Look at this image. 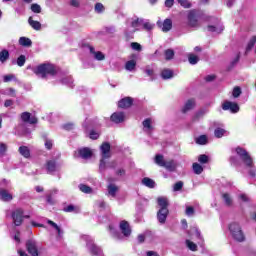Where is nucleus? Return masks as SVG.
<instances>
[{
    "label": "nucleus",
    "instance_id": "obj_6",
    "mask_svg": "<svg viewBox=\"0 0 256 256\" xmlns=\"http://www.w3.org/2000/svg\"><path fill=\"white\" fill-rule=\"evenodd\" d=\"M82 239H84V241H87V247H88L91 255L103 256V251L101 250V248L97 247L93 243V239H91V236L84 235V236H82Z\"/></svg>",
    "mask_w": 256,
    "mask_h": 256
},
{
    "label": "nucleus",
    "instance_id": "obj_53",
    "mask_svg": "<svg viewBox=\"0 0 256 256\" xmlns=\"http://www.w3.org/2000/svg\"><path fill=\"white\" fill-rule=\"evenodd\" d=\"M194 213H195V209L193 207L191 206L186 207V215L188 217H193Z\"/></svg>",
    "mask_w": 256,
    "mask_h": 256
},
{
    "label": "nucleus",
    "instance_id": "obj_26",
    "mask_svg": "<svg viewBox=\"0 0 256 256\" xmlns=\"http://www.w3.org/2000/svg\"><path fill=\"white\" fill-rule=\"evenodd\" d=\"M28 23L32 29H35V31H39L41 29V23L39 21L33 20V17H29Z\"/></svg>",
    "mask_w": 256,
    "mask_h": 256
},
{
    "label": "nucleus",
    "instance_id": "obj_5",
    "mask_svg": "<svg viewBox=\"0 0 256 256\" xmlns=\"http://www.w3.org/2000/svg\"><path fill=\"white\" fill-rule=\"evenodd\" d=\"M229 231L236 241H245V234H243V230H241V226L238 223H231L229 225Z\"/></svg>",
    "mask_w": 256,
    "mask_h": 256
},
{
    "label": "nucleus",
    "instance_id": "obj_42",
    "mask_svg": "<svg viewBox=\"0 0 256 256\" xmlns=\"http://www.w3.org/2000/svg\"><path fill=\"white\" fill-rule=\"evenodd\" d=\"M79 189H80V191H82V193H87V194L92 193V191H93L91 189V187H89V186H87L85 184H80L79 185Z\"/></svg>",
    "mask_w": 256,
    "mask_h": 256
},
{
    "label": "nucleus",
    "instance_id": "obj_57",
    "mask_svg": "<svg viewBox=\"0 0 256 256\" xmlns=\"http://www.w3.org/2000/svg\"><path fill=\"white\" fill-rule=\"evenodd\" d=\"M14 78H15V76H13L12 74L5 75L3 77V81H4V83H9V81H13Z\"/></svg>",
    "mask_w": 256,
    "mask_h": 256
},
{
    "label": "nucleus",
    "instance_id": "obj_62",
    "mask_svg": "<svg viewBox=\"0 0 256 256\" xmlns=\"http://www.w3.org/2000/svg\"><path fill=\"white\" fill-rule=\"evenodd\" d=\"M45 147H46V149H51V147H53V141L46 140L45 141Z\"/></svg>",
    "mask_w": 256,
    "mask_h": 256
},
{
    "label": "nucleus",
    "instance_id": "obj_44",
    "mask_svg": "<svg viewBox=\"0 0 256 256\" xmlns=\"http://www.w3.org/2000/svg\"><path fill=\"white\" fill-rule=\"evenodd\" d=\"M173 57H175V52L171 49H168L165 51V58L167 61L173 59Z\"/></svg>",
    "mask_w": 256,
    "mask_h": 256
},
{
    "label": "nucleus",
    "instance_id": "obj_38",
    "mask_svg": "<svg viewBox=\"0 0 256 256\" xmlns=\"http://www.w3.org/2000/svg\"><path fill=\"white\" fill-rule=\"evenodd\" d=\"M7 59H9V51L8 50H2L0 52V61L2 63H5V61H7Z\"/></svg>",
    "mask_w": 256,
    "mask_h": 256
},
{
    "label": "nucleus",
    "instance_id": "obj_9",
    "mask_svg": "<svg viewBox=\"0 0 256 256\" xmlns=\"http://www.w3.org/2000/svg\"><path fill=\"white\" fill-rule=\"evenodd\" d=\"M26 249L31 256H39V247L35 240H28L26 242Z\"/></svg>",
    "mask_w": 256,
    "mask_h": 256
},
{
    "label": "nucleus",
    "instance_id": "obj_18",
    "mask_svg": "<svg viewBox=\"0 0 256 256\" xmlns=\"http://www.w3.org/2000/svg\"><path fill=\"white\" fill-rule=\"evenodd\" d=\"M79 155L82 159H91L93 152L89 148H82L79 150Z\"/></svg>",
    "mask_w": 256,
    "mask_h": 256
},
{
    "label": "nucleus",
    "instance_id": "obj_21",
    "mask_svg": "<svg viewBox=\"0 0 256 256\" xmlns=\"http://www.w3.org/2000/svg\"><path fill=\"white\" fill-rule=\"evenodd\" d=\"M152 123L153 121L151 120V118L145 119L142 123L144 131H146L147 133H151L153 131Z\"/></svg>",
    "mask_w": 256,
    "mask_h": 256
},
{
    "label": "nucleus",
    "instance_id": "obj_52",
    "mask_svg": "<svg viewBox=\"0 0 256 256\" xmlns=\"http://www.w3.org/2000/svg\"><path fill=\"white\" fill-rule=\"evenodd\" d=\"M95 11L96 13H103V11H105V6H103L101 3H97L95 5Z\"/></svg>",
    "mask_w": 256,
    "mask_h": 256
},
{
    "label": "nucleus",
    "instance_id": "obj_27",
    "mask_svg": "<svg viewBox=\"0 0 256 256\" xmlns=\"http://www.w3.org/2000/svg\"><path fill=\"white\" fill-rule=\"evenodd\" d=\"M19 153L26 159H29V157H31V151L29 150V148L27 146H21L19 148Z\"/></svg>",
    "mask_w": 256,
    "mask_h": 256
},
{
    "label": "nucleus",
    "instance_id": "obj_31",
    "mask_svg": "<svg viewBox=\"0 0 256 256\" xmlns=\"http://www.w3.org/2000/svg\"><path fill=\"white\" fill-rule=\"evenodd\" d=\"M158 205L161 207V209H167V207H169V200H167L166 197H159Z\"/></svg>",
    "mask_w": 256,
    "mask_h": 256
},
{
    "label": "nucleus",
    "instance_id": "obj_48",
    "mask_svg": "<svg viewBox=\"0 0 256 256\" xmlns=\"http://www.w3.org/2000/svg\"><path fill=\"white\" fill-rule=\"evenodd\" d=\"M25 61H26L25 55H20L17 59L18 67H23V65H25Z\"/></svg>",
    "mask_w": 256,
    "mask_h": 256
},
{
    "label": "nucleus",
    "instance_id": "obj_15",
    "mask_svg": "<svg viewBox=\"0 0 256 256\" xmlns=\"http://www.w3.org/2000/svg\"><path fill=\"white\" fill-rule=\"evenodd\" d=\"M131 105H133V98L131 97L123 98L118 102V107H120V109H127L131 107Z\"/></svg>",
    "mask_w": 256,
    "mask_h": 256
},
{
    "label": "nucleus",
    "instance_id": "obj_14",
    "mask_svg": "<svg viewBox=\"0 0 256 256\" xmlns=\"http://www.w3.org/2000/svg\"><path fill=\"white\" fill-rule=\"evenodd\" d=\"M88 49L91 55H93L94 59H96V61H104L105 54H103V52L95 51V48L93 46H88Z\"/></svg>",
    "mask_w": 256,
    "mask_h": 256
},
{
    "label": "nucleus",
    "instance_id": "obj_58",
    "mask_svg": "<svg viewBox=\"0 0 256 256\" xmlns=\"http://www.w3.org/2000/svg\"><path fill=\"white\" fill-rule=\"evenodd\" d=\"M132 49H134V51H141V44L134 42L131 44Z\"/></svg>",
    "mask_w": 256,
    "mask_h": 256
},
{
    "label": "nucleus",
    "instance_id": "obj_64",
    "mask_svg": "<svg viewBox=\"0 0 256 256\" xmlns=\"http://www.w3.org/2000/svg\"><path fill=\"white\" fill-rule=\"evenodd\" d=\"M13 105V100H6L4 102V107H12Z\"/></svg>",
    "mask_w": 256,
    "mask_h": 256
},
{
    "label": "nucleus",
    "instance_id": "obj_49",
    "mask_svg": "<svg viewBox=\"0 0 256 256\" xmlns=\"http://www.w3.org/2000/svg\"><path fill=\"white\" fill-rule=\"evenodd\" d=\"M183 189V181H178L173 186V191H181Z\"/></svg>",
    "mask_w": 256,
    "mask_h": 256
},
{
    "label": "nucleus",
    "instance_id": "obj_45",
    "mask_svg": "<svg viewBox=\"0 0 256 256\" xmlns=\"http://www.w3.org/2000/svg\"><path fill=\"white\" fill-rule=\"evenodd\" d=\"M178 3L181 7H184V9H190L191 7V2H189V0H178Z\"/></svg>",
    "mask_w": 256,
    "mask_h": 256
},
{
    "label": "nucleus",
    "instance_id": "obj_7",
    "mask_svg": "<svg viewBox=\"0 0 256 256\" xmlns=\"http://www.w3.org/2000/svg\"><path fill=\"white\" fill-rule=\"evenodd\" d=\"M236 153L239 155L240 159L243 161L246 167H253V158H251L245 149L238 147L236 148Z\"/></svg>",
    "mask_w": 256,
    "mask_h": 256
},
{
    "label": "nucleus",
    "instance_id": "obj_4",
    "mask_svg": "<svg viewBox=\"0 0 256 256\" xmlns=\"http://www.w3.org/2000/svg\"><path fill=\"white\" fill-rule=\"evenodd\" d=\"M187 18L190 27H199L201 21H203V13L199 10H190Z\"/></svg>",
    "mask_w": 256,
    "mask_h": 256
},
{
    "label": "nucleus",
    "instance_id": "obj_11",
    "mask_svg": "<svg viewBox=\"0 0 256 256\" xmlns=\"http://www.w3.org/2000/svg\"><path fill=\"white\" fill-rule=\"evenodd\" d=\"M21 120L24 123H30V125H35V123H37V119L35 118V116H31V113L29 112H23L21 114Z\"/></svg>",
    "mask_w": 256,
    "mask_h": 256
},
{
    "label": "nucleus",
    "instance_id": "obj_56",
    "mask_svg": "<svg viewBox=\"0 0 256 256\" xmlns=\"http://www.w3.org/2000/svg\"><path fill=\"white\" fill-rule=\"evenodd\" d=\"M57 193H59V190H57V189H53V190L50 192V195H48V197H47L48 203H53V202L51 201V197H53V195H57Z\"/></svg>",
    "mask_w": 256,
    "mask_h": 256
},
{
    "label": "nucleus",
    "instance_id": "obj_30",
    "mask_svg": "<svg viewBox=\"0 0 256 256\" xmlns=\"http://www.w3.org/2000/svg\"><path fill=\"white\" fill-rule=\"evenodd\" d=\"M118 191H119V187H117V185L115 184L108 185V195H110L111 197H115Z\"/></svg>",
    "mask_w": 256,
    "mask_h": 256
},
{
    "label": "nucleus",
    "instance_id": "obj_12",
    "mask_svg": "<svg viewBox=\"0 0 256 256\" xmlns=\"http://www.w3.org/2000/svg\"><path fill=\"white\" fill-rule=\"evenodd\" d=\"M169 215V209L168 208H160L157 213V218L159 223L163 224L165 221H167V216Z\"/></svg>",
    "mask_w": 256,
    "mask_h": 256
},
{
    "label": "nucleus",
    "instance_id": "obj_33",
    "mask_svg": "<svg viewBox=\"0 0 256 256\" xmlns=\"http://www.w3.org/2000/svg\"><path fill=\"white\" fill-rule=\"evenodd\" d=\"M137 66V62L135 60H129L125 64L126 71H133Z\"/></svg>",
    "mask_w": 256,
    "mask_h": 256
},
{
    "label": "nucleus",
    "instance_id": "obj_39",
    "mask_svg": "<svg viewBox=\"0 0 256 256\" xmlns=\"http://www.w3.org/2000/svg\"><path fill=\"white\" fill-rule=\"evenodd\" d=\"M196 143L198 145H207V136L206 135H201L198 138H196Z\"/></svg>",
    "mask_w": 256,
    "mask_h": 256
},
{
    "label": "nucleus",
    "instance_id": "obj_59",
    "mask_svg": "<svg viewBox=\"0 0 256 256\" xmlns=\"http://www.w3.org/2000/svg\"><path fill=\"white\" fill-rule=\"evenodd\" d=\"M64 211H65L66 213H72V211H75V206L69 205V206H67V207L64 208Z\"/></svg>",
    "mask_w": 256,
    "mask_h": 256
},
{
    "label": "nucleus",
    "instance_id": "obj_1",
    "mask_svg": "<svg viewBox=\"0 0 256 256\" xmlns=\"http://www.w3.org/2000/svg\"><path fill=\"white\" fill-rule=\"evenodd\" d=\"M100 151L102 159L100 160L99 170L103 172L105 169H115V167H117V161L105 162V159L111 157V145L107 142L103 143L100 147Z\"/></svg>",
    "mask_w": 256,
    "mask_h": 256
},
{
    "label": "nucleus",
    "instance_id": "obj_13",
    "mask_svg": "<svg viewBox=\"0 0 256 256\" xmlns=\"http://www.w3.org/2000/svg\"><path fill=\"white\" fill-rule=\"evenodd\" d=\"M120 230L124 237H129V235H131V226H129V222L125 220L120 222Z\"/></svg>",
    "mask_w": 256,
    "mask_h": 256
},
{
    "label": "nucleus",
    "instance_id": "obj_43",
    "mask_svg": "<svg viewBox=\"0 0 256 256\" xmlns=\"http://www.w3.org/2000/svg\"><path fill=\"white\" fill-rule=\"evenodd\" d=\"M198 161L202 165H205L206 163H209V156L202 154V155L198 156Z\"/></svg>",
    "mask_w": 256,
    "mask_h": 256
},
{
    "label": "nucleus",
    "instance_id": "obj_32",
    "mask_svg": "<svg viewBox=\"0 0 256 256\" xmlns=\"http://www.w3.org/2000/svg\"><path fill=\"white\" fill-rule=\"evenodd\" d=\"M192 169L196 175H201L203 173V166L197 162L192 164Z\"/></svg>",
    "mask_w": 256,
    "mask_h": 256
},
{
    "label": "nucleus",
    "instance_id": "obj_40",
    "mask_svg": "<svg viewBox=\"0 0 256 256\" xmlns=\"http://www.w3.org/2000/svg\"><path fill=\"white\" fill-rule=\"evenodd\" d=\"M63 85H68V87L73 88V78L71 76H67L62 79Z\"/></svg>",
    "mask_w": 256,
    "mask_h": 256
},
{
    "label": "nucleus",
    "instance_id": "obj_50",
    "mask_svg": "<svg viewBox=\"0 0 256 256\" xmlns=\"http://www.w3.org/2000/svg\"><path fill=\"white\" fill-rule=\"evenodd\" d=\"M31 11L33 13H41V6L39 4H32Z\"/></svg>",
    "mask_w": 256,
    "mask_h": 256
},
{
    "label": "nucleus",
    "instance_id": "obj_36",
    "mask_svg": "<svg viewBox=\"0 0 256 256\" xmlns=\"http://www.w3.org/2000/svg\"><path fill=\"white\" fill-rule=\"evenodd\" d=\"M227 133V131L223 128H216L214 131V135L215 137H217V139H221V137H223V135H225Z\"/></svg>",
    "mask_w": 256,
    "mask_h": 256
},
{
    "label": "nucleus",
    "instance_id": "obj_35",
    "mask_svg": "<svg viewBox=\"0 0 256 256\" xmlns=\"http://www.w3.org/2000/svg\"><path fill=\"white\" fill-rule=\"evenodd\" d=\"M188 61L190 65H197V63H199V57L194 54H189Z\"/></svg>",
    "mask_w": 256,
    "mask_h": 256
},
{
    "label": "nucleus",
    "instance_id": "obj_19",
    "mask_svg": "<svg viewBox=\"0 0 256 256\" xmlns=\"http://www.w3.org/2000/svg\"><path fill=\"white\" fill-rule=\"evenodd\" d=\"M0 199L2 201H12L13 195H11V193H9V191H7L5 189H1L0 190Z\"/></svg>",
    "mask_w": 256,
    "mask_h": 256
},
{
    "label": "nucleus",
    "instance_id": "obj_8",
    "mask_svg": "<svg viewBox=\"0 0 256 256\" xmlns=\"http://www.w3.org/2000/svg\"><path fill=\"white\" fill-rule=\"evenodd\" d=\"M23 210L21 208H16L12 211V221L16 227L21 226L23 223Z\"/></svg>",
    "mask_w": 256,
    "mask_h": 256
},
{
    "label": "nucleus",
    "instance_id": "obj_63",
    "mask_svg": "<svg viewBox=\"0 0 256 256\" xmlns=\"http://www.w3.org/2000/svg\"><path fill=\"white\" fill-rule=\"evenodd\" d=\"M175 3V0H166L165 7L171 8V6Z\"/></svg>",
    "mask_w": 256,
    "mask_h": 256
},
{
    "label": "nucleus",
    "instance_id": "obj_60",
    "mask_svg": "<svg viewBox=\"0 0 256 256\" xmlns=\"http://www.w3.org/2000/svg\"><path fill=\"white\" fill-rule=\"evenodd\" d=\"M90 139H99V133L95 132V131H91L90 132Z\"/></svg>",
    "mask_w": 256,
    "mask_h": 256
},
{
    "label": "nucleus",
    "instance_id": "obj_25",
    "mask_svg": "<svg viewBox=\"0 0 256 256\" xmlns=\"http://www.w3.org/2000/svg\"><path fill=\"white\" fill-rule=\"evenodd\" d=\"M46 169L48 173H54V171H57V164L55 161L50 160L46 163Z\"/></svg>",
    "mask_w": 256,
    "mask_h": 256
},
{
    "label": "nucleus",
    "instance_id": "obj_17",
    "mask_svg": "<svg viewBox=\"0 0 256 256\" xmlns=\"http://www.w3.org/2000/svg\"><path fill=\"white\" fill-rule=\"evenodd\" d=\"M159 27L161 28L163 33H167L168 31H171V29L173 27V22L171 21V19H166V20H164L162 25H159Z\"/></svg>",
    "mask_w": 256,
    "mask_h": 256
},
{
    "label": "nucleus",
    "instance_id": "obj_55",
    "mask_svg": "<svg viewBox=\"0 0 256 256\" xmlns=\"http://www.w3.org/2000/svg\"><path fill=\"white\" fill-rule=\"evenodd\" d=\"M5 95H8V97H15V89L8 88L5 90Z\"/></svg>",
    "mask_w": 256,
    "mask_h": 256
},
{
    "label": "nucleus",
    "instance_id": "obj_23",
    "mask_svg": "<svg viewBox=\"0 0 256 256\" xmlns=\"http://www.w3.org/2000/svg\"><path fill=\"white\" fill-rule=\"evenodd\" d=\"M194 107H195V99H189V100L185 103V105H184L182 111H183L184 113H187V111H191V109H193Z\"/></svg>",
    "mask_w": 256,
    "mask_h": 256
},
{
    "label": "nucleus",
    "instance_id": "obj_2",
    "mask_svg": "<svg viewBox=\"0 0 256 256\" xmlns=\"http://www.w3.org/2000/svg\"><path fill=\"white\" fill-rule=\"evenodd\" d=\"M35 75H39L42 79H45L47 75H55L57 68L53 64H42L33 69Z\"/></svg>",
    "mask_w": 256,
    "mask_h": 256
},
{
    "label": "nucleus",
    "instance_id": "obj_47",
    "mask_svg": "<svg viewBox=\"0 0 256 256\" xmlns=\"http://www.w3.org/2000/svg\"><path fill=\"white\" fill-rule=\"evenodd\" d=\"M5 153H7V144L0 142V157L5 156Z\"/></svg>",
    "mask_w": 256,
    "mask_h": 256
},
{
    "label": "nucleus",
    "instance_id": "obj_61",
    "mask_svg": "<svg viewBox=\"0 0 256 256\" xmlns=\"http://www.w3.org/2000/svg\"><path fill=\"white\" fill-rule=\"evenodd\" d=\"M145 73L148 75V77H153V69H151L149 66L146 67Z\"/></svg>",
    "mask_w": 256,
    "mask_h": 256
},
{
    "label": "nucleus",
    "instance_id": "obj_29",
    "mask_svg": "<svg viewBox=\"0 0 256 256\" xmlns=\"http://www.w3.org/2000/svg\"><path fill=\"white\" fill-rule=\"evenodd\" d=\"M142 184H144L145 187H148L149 189H154L155 187V182L153 181V179L148 177L142 179Z\"/></svg>",
    "mask_w": 256,
    "mask_h": 256
},
{
    "label": "nucleus",
    "instance_id": "obj_3",
    "mask_svg": "<svg viewBox=\"0 0 256 256\" xmlns=\"http://www.w3.org/2000/svg\"><path fill=\"white\" fill-rule=\"evenodd\" d=\"M155 163L159 167H164L167 171L173 172L177 169V161L175 160H165L163 155L157 154L155 156Z\"/></svg>",
    "mask_w": 256,
    "mask_h": 256
},
{
    "label": "nucleus",
    "instance_id": "obj_34",
    "mask_svg": "<svg viewBox=\"0 0 256 256\" xmlns=\"http://www.w3.org/2000/svg\"><path fill=\"white\" fill-rule=\"evenodd\" d=\"M161 77H162V79H172V77H173V70L164 69L161 72Z\"/></svg>",
    "mask_w": 256,
    "mask_h": 256
},
{
    "label": "nucleus",
    "instance_id": "obj_37",
    "mask_svg": "<svg viewBox=\"0 0 256 256\" xmlns=\"http://www.w3.org/2000/svg\"><path fill=\"white\" fill-rule=\"evenodd\" d=\"M255 43H256V36H253L246 47V53H249V51H251L253 47H255Z\"/></svg>",
    "mask_w": 256,
    "mask_h": 256
},
{
    "label": "nucleus",
    "instance_id": "obj_54",
    "mask_svg": "<svg viewBox=\"0 0 256 256\" xmlns=\"http://www.w3.org/2000/svg\"><path fill=\"white\" fill-rule=\"evenodd\" d=\"M233 97L237 98L241 95V88L239 86L235 87L232 92Z\"/></svg>",
    "mask_w": 256,
    "mask_h": 256
},
{
    "label": "nucleus",
    "instance_id": "obj_51",
    "mask_svg": "<svg viewBox=\"0 0 256 256\" xmlns=\"http://www.w3.org/2000/svg\"><path fill=\"white\" fill-rule=\"evenodd\" d=\"M223 199H224L226 205H231L233 203L231 196H229V194H227V193L223 194Z\"/></svg>",
    "mask_w": 256,
    "mask_h": 256
},
{
    "label": "nucleus",
    "instance_id": "obj_28",
    "mask_svg": "<svg viewBox=\"0 0 256 256\" xmlns=\"http://www.w3.org/2000/svg\"><path fill=\"white\" fill-rule=\"evenodd\" d=\"M143 25V19L141 18H133L131 21V27L133 29L139 30V28Z\"/></svg>",
    "mask_w": 256,
    "mask_h": 256
},
{
    "label": "nucleus",
    "instance_id": "obj_10",
    "mask_svg": "<svg viewBox=\"0 0 256 256\" xmlns=\"http://www.w3.org/2000/svg\"><path fill=\"white\" fill-rule=\"evenodd\" d=\"M222 109L224 111H231L232 113H238L239 112V105L237 103H233L230 101H226L222 105Z\"/></svg>",
    "mask_w": 256,
    "mask_h": 256
},
{
    "label": "nucleus",
    "instance_id": "obj_22",
    "mask_svg": "<svg viewBox=\"0 0 256 256\" xmlns=\"http://www.w3.org/2000/svg\"><path fill=\"white\" fill-rule=\"evenodd\" d=\"M224 27L223 24L219 23L216 26L213 25H209L208 26V31H210V33H221L223 31Z\"/></svg>",
    "mask_w": 256,
    "mask_h": 256
},
{
    "label": "nucleus",
    "instance_id": "obj_24",
    "mask_svg": "<svg viewBox=\"0 0 256 256\" xmlns=\"http://www.w3.org/2000/svg\"><path fill=\"white\" fill-rule=\"evenodd\" d=\"M48 225H51V227H53L55 229V231L58 234L59 239H61V237H63V230L61 229V227H59V225H57V223L48 220Z\"/></svg>",
    "mask_w": 256,
    "mask_h": 256
},
{
    "label": "nucleus",
    "instance_id": "obj_46",
    "mask_svg": "<svg viewBox=\"0 0 256 256\" xmlns=\"http://www.w3.org/2000/svg\"><path fill=\"white\" fill-rule=\"evenodd\" d=\"M186 245L190 251H197V244L191 242L190 240H186Z\"/></svg>",
    "mask_w": 256,
    "mask_h": 256
},
{
    "label": "nucleus",
    "instance_id": "obj_16",
    "mask_svg": "<svg viewBox=\"0 0 256 256\" xmlns=\"http://www.w3.org/2000/svg\"><path fill=\"white\" fill-rule=\"evenodd\" d=\"M111 121L113 123H123L125 121V113L123 112H115L111 115Z\"/></svg>",
    "mask_w": 256,
    "mask_h": 256
},
{
    "label": "nucleus",
    "instance_id": "obj_20",
    "mask_svg": "<svg viewBox=\"0 0 256 256\" xmlns=\"http://www.w3.org/2000/svg\"><path fill=\"white\" fill-rule=\"evenodd\" d=\"M18 43L21 47H31V45H33V41L25 36L20 37Z\"/></svg>",
    "mask_w": 256,
    "mask_h": 256
},
{
    "label": "nucleus",
    "instance_id": "obj_41",
    "mask_svg": "<svg viewBox=\"0 0 256 256\" xmlns=\"http://www.w3.org/2000/svg\"><path fill=\"white\" fill-rule=\"evenodd\" d=\"M142 26L146 31H151L155 27V24H151L149 21L143 20Z\"/></svg>",
    "mask_w": 256,
    "mask_h": 256
}]
</instances>
